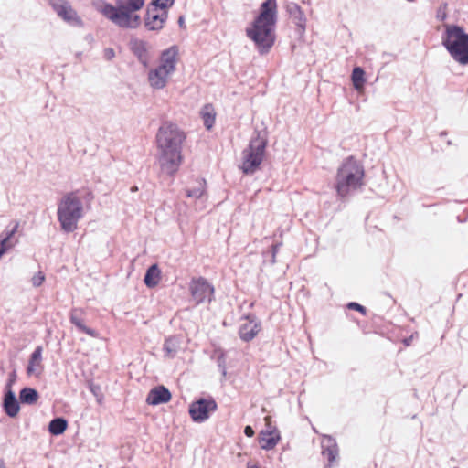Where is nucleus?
Segmentation results:
<instances>
[{
    "label": "nucleus",
    "instance_id": "nucleus-41",
    "mask_svg": "<svg viewBox=\"0 0 468 468\" xmlns=\"http://www.w3.org/2000/svg\"><path fill=\"white\" fill-rule=\"evenodd\" d=\"M178 26L180 28H186V24H185V16H180L178 17Z\"/></svg>",
    "mask_w": 468,
    "mask_h": 468
},
{
    "label": "nucleus",
    "instance_id": "nucleus-29",
    "mask_svg": "<svg viewBox=\"0 0 468 468\" xmlns=\"http://www.w3.org/2000/svg\"><path fill=\"white\" fill-rule=\"evenodd\" d=\"M206 187V180L201 179V181L198 182V186L197 187L188 188L186 190V194L188 197H193L196 199L200 198L204 192Z\"/></svg>",
    "mask_w": 468,
    "mask_h": 468
},
{
    "label": "nucleus",
    "instance_id": "nucleus-26",
    "mask_svg": "<svg viewBox=\"0 0 468 468\" xmlns=\"http://www.w3.org/2000/svg\"><path fill=\"white\" fill-rule=\"evenodd\" d=\"M42 353L43 346H37L34 351L31 353L28 360V364L27 367V373L31 375L35 371V367H39L42 368L41 361H42Z\"/></svg>",
    "mask_w": 468,
    "mask_h": 468
},
{
    "label": "nucleus",
    "instance_id": "nucleus-30",
    "mask_svg": "<svg viewBox=\"0 0 468 468\" xmlns=\"http://www.w3.org/2000/svg\"><path fill=\"white\" fill-rule=\"evenodd\" d=\"M12 226H8L4 232L2 233V238L8 239L10 241H13V238L15 234L17 232V229L19 228V221H12Z\"/></svg>",
    "mask_w": 468,
    "mask_h": 468
},
{
    "label": "nucleus",
    "instance_id": "nucleus-18",
    "mask_svg": "<svg viewBox=\"0 0 468 468\" xmlns=\"http://www.w3.org/2000/svg\"><path fill=\"white\" fill-rule=\"evenodd\" d=\"M130 48L139 62L144 68H147L149 65V54L146 42L138 38H132L130 40Z\"/></svg>",
    "mask_w": 468,
    "mask_h": 468
},
{
    "label": "nucleus",
    "instance_id": "nucleus-31",
    "mask_svg": "<svg viewBox=\"0 0 468 468\" xmlns=\"http://www.w3.org/2000/svg\"><path fill=\"white\" fill-rule=\"evenodd\" d=\"M175 1L176 0H151L150 6H153L154 11L168 9L174 5Z\"/></svg>",
    "mask_w": 468,
    "mask_h": 468
},
{
    "label": "nucleus",
    "instance_id": "nucleus-3",
    "mask_svg": "<svg viewBox=\"0 0 468 468\" xmlns=\"http://www.w3.org/2000/svg\"><path fill=\"white\" fill-rule=\"evenodd\" d=\"M365 167L361 161L355 156L346 157L335 176L333 188L336 198L341 202H346L356 193L362 190L365 184Z\"/></svg>",
    "mask_w": 468,
    "mask_h": 468
},
{
    "label": "nucleus",
    "instance_id": "nucleus-25",
    "mask_svg": "<svg viewBox=\"0 0 468 468\" xmlns=\"http://www.w3.org/2000/svg\"><path fill=\"white\" fill-rule=\"evenodd\" d=\"M38 399L39 394L34 388L25 387L19 391V400L22 404L33 405Z\"/></svg>",
    "mask_w": 468,
    "mask_h": 468
},
{
    "label": "nucleus",
    "instance_id": "nucleus-14",
    "mask_svg": "<svg viewBox=\"0 0 468 468\" xmlns=\"http://www.w3.org/2000/svg\"><path fill=\"white\" fill-rule=\"evenodd\" d=\"M285 9L296 26V32L302 36L306 28V17L302 7L297 3L288 2Z\"/></svg>",
    "mask_w": 468,
    "mask_h": 468
},
{
    "label": "nucleus",
    "instance_id": "nucleus-13",
    "mask_svg": "<svg viewBox=\"0 0 468 468\" xmlns=\"http://www.w3.org/2000/svg\"><path fill=\"white\" fill-rule=\"evenodd\" d=\"M264 420L266 421V430L261 431L259 442L261 449L270 451L278 444L281 440V435L277 427L271 425L270 417H265Z\"/></svg>",
    "mask_w": 468,
    "mask_h": 468
},
{
    "label": "nucleus",
    "instance_id": "nucleus-37",
    "mask_svg": "<svg viewBox=\"0 0 468 468\" xmlns=\"http://www.w3.org/2000/svg\"><path fill=\"white\" fill-rule=\"evenodd\" d=\"M44 281H45V274L42 271H38L31 279V282H32V284L34 287H39L40 285H42Z\"/></svg>",
    "mask_w": 468,
    "mask_h": 468
},
{
    "label": "nucleus",
    "instance_id": "nucleus-22",
    "mask_svg": "<svg viewBox=\"0 0 468 468\" xmlns=\"http://www.w3.org/2000/svg\"><path fill=\"white\" fill-rule=\"evenodd\" d=\"M153 6L150 4L147 5L145 15L144 16V27L149 31H160L158 22L159 14L155 13Z\"/></svg>",
    "mask_w": 468,
    "mask_h": 468
},
{
    "label": "nucleus",
    "instance_id": "nucleus-27",
    "mask_svg": "<svg viewBox=\"0 0 468 468\" xmlns=\"http://www.w3.org/2000/svg\"><path fill=\"white\" fill-rule=\"evenodd\" d=\"M351 80L354 88L356 90H361L364 89L366 84V72L363 68L356 66L353 69L351 73Z\"/></svg>",
    "mask_w": 468,
    "mask_h": 468
},
{
    "label": "nucleus",
    "instance_id": "nucleus-15",
    "mask_svg": "<svg viewBox=\"0 0 468 468\" xmlns=\"http://www.w3.org/2000/svg\"><path fill=\"white\" fill-rule=\"evenodd\" d=\"M172 398V394L170 390L163 386L159 385L153 388L146 398V402L149 405L156 406L160 404H165L170 401Z\"/></svg>",
    "mask_w": 468,
    "mask_h": 468
},
{
    "label": "nucleus",
    "instance_id": "nucleus-10",
    "mask_svg": "<svg viewBox=\"0 0 468 468\" xmlns=\"http://www.w3.org/2000/svg\"><path fill=\"white\" fill-rule=\"evenodd\" d=\"M52 9L66 23L73 27H82L83 21L78 13L73 9L68 0H48Z\"/></svg>",
    "mask_w": 468,
    "mask_h": 468
},
{
    "label": "nucleus",
    "instance_id": "nucleus-28",
    "mask_svg": "<svg viewBox=\"0 0 468 468\" xmlns=\"http://www.w3.org/2000/svg\"><path fill=\"white\" fill-rule=\"evenodd\" d=\"M201 117L203 119L204 126L207 130H210L215 124L216 113L211 104H206L201 112Z\"/></svg>",
    "mask_w": 468,
    "mask_h": 468
},
{
    "label": "nucleus",
    "instance_id": "nucleus-7",
    "mask_svg": "<svg viewBox=\"0 0 468 468\" xmlns=\"http://www.w3.org/2000/svg\"><path fill=\"white\" fill-rule=\"evenodd\" d=\"M61 229L66 233L73 232L79 220L83 217V205L76 192H69L59 200L57 211Z\"/></svg>",
    "mask_w": 468,
    "mask_h": 468
},
{
    "label": "nucleus",
    "instance_id": "nucleus-39",
    "mask_svg": "<svg viewBox=\"0 0 468 468\" xmlns=\"http://www.w3.org/2000/svg\"><path fill=\"white\" fill-rule=\"evenodd\" d=\"M115 52L112 48H107L104 49V57L106 59L111 60L112 58H114Z\"/></svg>",
    "mask_w": 468,
    "mask_h": 468
},
{
    "label": "nucleus",
    "instance_id": "nucleus-23",
    "mask_svg": "<svg viewBox=\"0 0 468 468\" xmlns=\"http://www.w3.org/2000/svg\"><path fill=\"white\" fill-rule=\"evenodd\" d=\"M68 426V420L64 417H56L49 421L48 430L52 436H59L66 431Z\"/></svg>",
    "mask_w": 468,
    "mask_h": 468
},
{
    "label": "nucleus",
    "instance_id": "nucleus-24",
    "mask_svg": "<svg viewBox=\"0 0 468 468\" xmlns=\"http://www.w3.org/2000/svg\"><path fill=\"white\" fill-rule=\"evenodd\" d=\"M180 348V339L176 335L169 336L165 338L163 350L165 356L168 358H174L178 349Z\"/></svg>",
    "mask_w": 468,
    "mask_h": 468
},
{
    "label": "nucleus",
    "instance_id": "nucleus-33",
    "mask_svg": "<svg viewBox=\"0 0 468 468\" xmlns=\"http://www.w3.org/2000/svg\"><path fill=\"white\" fill-rule=\"evenodd\" d=\"M17 241H10L8 239H5L4 238H1L0 239V259L3 257V255L7 252L10 249H12Z\"/></svg>",
    "mask_w": 468,
    "mask_h": 468
},
{
    "label": "nucleus",
    "instance_id": "nucleus-4",
    "mask_svg": "<svg viewBox=\"0 0 468 468\" xmlns=\"http://www.w3.org/2000/svg\"><path fill=\"white\" fill-rule=\"evenodd\" d=\"M144 3L145 0H116V5H113L105 0H97L93 6L119 27L136 29L142 23L141 16L136 12L144 7Z\"/></svg>",
    "mask_w": 468,
    "mask_h": 468
},
{
    "label": "nucleus",
    "instance_id": "nucleus-48",
    "mask_svg": "<svg viewBox=\"0 0 468 468\" xmlns=\"http://www.w3.org/2000/svg\"><path fill=\"white\" fill-rule=\"evenodd\" d=\"M247 468H257V467H256V466H255V467H251V466L248 465V467H247Z\"/></svg>",
    "mask_w": 468,
    "mask_h": 468
},
{
    "label": "nucleus",
    "instance_id": "nucleus-1",
    "mask_svg": "<svg viewBox=\"0 0 468 468\" xmlns=\"http://www.w3.org/2000/svg\"><path fill=\"white\" fill-rule=\"evenodd\" d=\"M155 139L161 171L173 177L183 162L182 145L186 134L176 123L164 122L159 127Z\"/></svg>",
    "mask_w": 468,
    "mask_h": 468
},
{
    "label": "nucleus",
    "instance_id": "nucleus-5",
    "mask_svg": "<svg viewBox=\"0 0 468 468\" xmlns=\"http://www.w3.org/2000/svg\"><path fill=\"white\" fill-rule=\"evenodd\" d=\"M268 144L266 130H255L249 145L242 151V164L240 169L244 175H252L263 161Z\"/></svg>",
    "mask_w": 468,
    "mask_h": 468
},
{
    "label": "nucleus",
    "instance_id": "nucleus-9",
    "mask_svg": "<svg viewBox=\"0 0 468 468\" xmlns=\"http://www.w3.org/2000/svg\"><path fill=\"white\" fill-rule=\"evenodd\" d=\"M217 409L218 404L212 397L199 398L189 405L188 412L194 422L202 423L208 420Z\"/></svg>",
    "mask_w": 468,
    "mask_h": 468
},
{
    "label": "nucleus",
    "instance_id": "nucleus-36",
    "mask_svg": "<svg viewBox=\"0 0 468 468\" xmlns=\"http://www.w3.org/2000/svg\"><path fill=\"white\" fill-rule=\"evenodd\" d=\"M281 246H282L281 242L272 243L271 246V250H270L271 260H270V263L271 265H273L276 262V255H277Z\"/></svg>",
    "mask_w": 468,
    "mask_h": 468
},
{
    "label": "nucleus",
    "instance_id": "nucleus-44",
    "mask_svg": "<svg viewBox=\"0 0 468 468\" xmlns=\"http://www.w3.org/2000/svg\"><path fill=\"white\" fill-rule=\"evenodd\" d=\"M447 135V132L446 131H442L440 133V136L441 137H443V136H446Z\"/></svg>",
    "mask_w": 468,
    "mask_h": 468
},
{
    "label": "nucleus",
    "instance_id": "nucleus-19",
    "mask_svg": "<svg viewBox=\"0 0 468 468\" xmlns=\"http://www.w3.org/2000/svg\"><path fill=\"white\" fill-rule=\"evenodd\" d=\"M82 314V309H72L69 313V322L78 329L79 332L86 334L91 337H98L99 333L95 329L88 327L84 324L81 318Z\"/></svg>",
    "mask_w": 468,
    "mask_h": 468
},
{
    "label": "nucleus",
    "instance_id": "nucleus-21",
    "mask_svg": "<svg viewBox=\"0 0 468 468\" xmlns=\"http://www.w3.org/2000/svg\"><path fill=\"white\" fill-rule=\"evenodd\" d=\"M161 279V271L156 263L150 265L144 274V282L149 289L158 285Z\"/></svg>",
    "mask_w": 468,
    "mask_h": 468
},
{
    "label": "nucleus",
    "instance_id": "nucleus-8",
    "mask_svg": "<svg viewBox=\"0 0 468 468\" xmlns=\"http://www.w3.org/2000/svg\"><path fill=\"white\" fill-rule=\"evenodd\" d=\"M190 295L196 305L210 303L215 299V287L207 278L193 277L189 282Z\"/></svg>",
    "mask_w": 468,
    "mask_h": 468
},
{
    "label": "nucleus",
    "instance_id": "nucleus-40",
    "mask_svg": "<svg viewBox=\"0 0 468 468\" xmlns=\"http://www.w3.org/2000/svg\"><path fill=\"white\" fill-rule=\"evenodd\" d=\"M243 432L248 438H252L255 434V431L250 425L245 426Z\"/></svg>",
    "mask_w": 468,
    "mask_h": 468
},
{
    "label": "nucleus",
    "instance_id": "nucleus-45",
    "mask_svg": "<svg viewBox=\"0 0 468 468\" xmlns=\"http://www.w3.org/2000/svg\"><path fill=\"white\" fill-rule=\"evenodd\" d=\"M131 190H132L133 192H134V191H137V190H138V188H137V186H133V187L131 188Z\"/></svg>",
    "mask_w": 468,
    "mask_h": 468
},
{
    "label": "nucleus",
    "instance_id": "nucleus-35",
    "mask_svg": "<svg viewBox=\"0 0 468 468\" xmlns=\"http://www.w3.org/2000/svg\"><path fill=\"white\" fill-rule=\"evenodd\" d=\"M346 308L348 310H354V311L359 312L363 315H367V308L356 302H349L346 304Z\"/></svg>",
    "mask_w": 468,
    "mask_h": 468
},
{
    "label": "nucleus",
    "instance_id": "nucleus-34",
    "mask_svg": "<svg viewBox=\"0 0 468 468\" xmlns=\"http://www.w3.org/2000/svg\"><path fill=\"white\" fill-rule=\"evenodd\" d=\"M217 365H218V369L221 372L222 377L226 378V376H227L226 355L223 351H221L217 357Z\"/></svg>",
    "mask_w": 468,
    "mask_h": 468
},
{
    "label": "nucleus",
    "instance_id": "nucleus-6",
    "mask_svg": "<svg viewBox=\"0 0 468 468\" xmlns=\"http://www.w3.org/2000/svg\"><path fill=\"white\" fill-rule=\"evenodd\" d=\"M443 47L460 65H468V34L459 25H447L441 37Z\"/></svg>",
    "mask_w": 468,
    "mask_h": 468
},
{
    "label": "nucleus",
    "instance_id": "nucleus-11",
    "mask_svg": "<svg viewBox=\"0 0 468 468\" xmlns=\"http://www.w3.org/2000/svg\"><path fill=\"white\" fill-rule=\"evenodd\" d=\"M241 319L247 320L239 326V336L243 342H250L261 330V323L258 320L257 316L252 313L245 314Z\"/></svg>",
    "mask_w": 468,
    "mask_h": 468
},
{
    "label": "nucleus",
    "instance_id": "nucleus-42",
    "mask_svg": "<svg viewBox=\"0 0 468 468\" xmlns=\"http://www.w3.org/2000/svg\"><path fill=\"white\" fill-rule=\"evenodd\" d=\"M412 340V335L410 337H406L403 339V344L405 346H410Z\"/></svg>",
    "mask_w": 468,
    "mask_h": 468
},
{
    "label": "nucleus",
    "instance_id": "nucleus-32",
    "mask_svg": "<svg viewBox=\"0 0 468 468\" xmlns=\"http://www.w3.org/2000/svg\"><path fill=\"white\" fill-rule=\"evenodd\" d=\"M88 388L96 397L97 401L101 403L103 399V394L101 392V386L99 384L94 383L93 381H89Z\"/></svg>",
    "mask_w": 468,
    "mask_h": 468
},
{
    "label": "nucleus",
    "instance_id": "nucleus-38",
    "mask_svg": "<svg viewBox=\"0 0 468 468\" xmlns=\"http://www.w3.org/2000/svg\"><path fill=\"white\" fill-rule=\"evenodd\" d=\"M162 11L161 14H159V29L161 30L164 27L165 23L166 22L168 18V9H160Z\"/></svg>",
    "mask_w": 468,
    "mask_h": 468
},
{
    "label": "nucleus",
    "instance_id": "nucleus-17",
    "mask_svg": "<svg viewBox=\"0 0 468 468\" xmlns=\"http://www.w3.org/2000/svg\"><path fill=\"white\" fill-rule=\"evenodd\" d=\"M172 73L161 67H156L148 72V81L150 86L155 90L164 89L167 83V78Z\"/></svg>",
    "mask_w": 468,
    "mask_h": 468
},
{
    "label": "nucleus",
    "instance_id": "nucleus-12",
    "mask_svg": "<svg viewBox=\"0 0 468 468\" xmlns=\"http://www.w3.org/2000/svg\"><path fill=\"white\" fill-rule=\"evenodd\" d=\"M12 379L8 380L3 394L2 408L9 418H16L20 411V400L17 399L15 391L12 389Z\"/></svg>",
    "mask_w": 468,
    "mask_h": 468
},
{
    "label": "nucleus",
    "instance_id": "nucleus-47",
    "mask_svg": "<svg viewBox=\"0 0 468 468\" xmlns=\"http://www.w3.org/2000/svg\"><path fill=\"white\" fill-rule=\"evenodd\" d=\"M447 144L451 145L452 144V141L451 140L447 141Z\"/></svg>",
    "mask_w": 468,
    "mask_h": 468
},
{
    "label": "nucleus",
    "instance_id": "nucleus-43",
    "mask_svg": "<svg viewBox=\"0 0 468 468\" xmlns=\"http://www.w3.org/2000/svg\"><path fill=\"white\" fill-rule=\"evenodd\" d=\"M0 468H6L4 459H0Z\"/></svg>",
    "mask_w": 468,
    "mask_h": 468
},
{
    "label": "nucleus",
    "instance_id": "nucleus-20",
    "mask_svg": "<svg viewBox=\"0 0 468 468\" xmlns=\"http://www.w3.org/2000/svg\"><path fill=\"white\" fill-rule=\"evenodd\" d=\"M322 454L332 464L338 457L336 441L331 435H324L322 440Z\"/></svg>",
    "mask_w": 468,
    "mask_h": 468
},
{
    "label": "nucleus",
    "instance_id": "nucleus-16",
    "mask_svg": "<svg viewBox=\"0 0 468 468\" xmlns=\"http://www.w3.org/2000/svg\"><path fill=\"white\" fill-rule=\"evenodd\" d=\"M178 55V48L176 46H171L170 48L163 50L160 55V64L164 69L173 73L176 69V58Z\"/></svg>",
    "mask_w": 468,
    "mask_h": 468
},
{
    "label": "nucleus",
    "instance_id": "nucleus-46",
    "mask_svg": "<svg viewBox=\"0 0 468 468\" xmlns=\"http://www.w3.org/2000/svg\"><path fill=\"white\" fill-rule=\"evenodd\" d=\"M446 18V15L443 14L442 16L441 17V20H444Z\"/></svg>",
    "mask_w": 468,
    "mask_h": 468
},
{
    "label": "nucleus",
    "instance_id": "nucleus-2",
    "mask_svg": "<svg viewBox=\"0 0 468 468\" xmlns=\"http://www.w3.org/2000/svg\"><path fill=\"white\" fill-rule=\"evenodd\" d=\"M278 22L277 0H265L259 8L250 27L246 28V36L254 43L261 55L267 54L276 40Z\"/></svg>",
    "mask_w": 468,
    "mask_h": 468
}]
</instances>
